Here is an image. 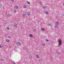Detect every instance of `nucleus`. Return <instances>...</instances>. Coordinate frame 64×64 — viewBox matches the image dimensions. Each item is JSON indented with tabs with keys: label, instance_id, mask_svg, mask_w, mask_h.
Segmentation results:
<instances>
[{
	"label": "nucleus",
	"instance_id": "obj_1",
	"mask_svg": "<svg viewBox=\"0 0 64 64\" xmlns=\"http://www.w3.org/2000/svg\"><path fill=\"white\" fill-rule=\"evenodd\" d=\"M59 24V23H58V22H56V26H55L54 27L55 28H58V27H57V26H58Z\"/></svg>",
	"mask_w": 64,
	"mask_h": 64
},
{
	"label": "nucleus",
	"instance_id": "obj_2",
	"mask_svg": "<svg viewBox=\"0 0 64 64\" xmlns=\"http://www.w3.org/2000/svg\"><path fill=\"white\" fill-rule=\"evenodd\" d=\"M16 44L17 45H18V46H20V45H21V44H20V42H17L16 43Z\"/></svg>",
	"mask_w": 64,
	"mask_h": 64
},
{
	"label": "nucleus",
	"instance_id": "obj_3",
	"mask_svg": "<svg viewBox=\"0 0 64 64\" xmlns=\"http://www.w3.org/2000/svg\"><path fill=\"white\" fill-rule=\"evenodd\" d=\"M59 45H60L61 44V40H59Z\"/></svg>",
	"mask_w": 64,
	"mask_h": 64
},
{
	"label": "nucleus",
	"instance_id": "obj_4",
	"mask_svg": "<svg viewBox=\"0 0 64 64\" xmlns=\"http://www.w3.org/2000/svg\"><path fill=\"white\" fill-rule=\"evenodd\" d=\"M36 58H38V59H39V55H36Z\"/></svg>",
	"mask_w": 64,
	"mask_h": 64
},
{
	"label": "nucleus",
	"instance_id": "obj_5",
	"mask_svg": "<svg viewBox=\"0 0 64 64\" xmlns=\"http://www.w3.org/2000/svg\"><path fill=\"white\" fill-rule=\"evenodd\" d=\"M14 8L16 9H18V6H15L14 7Z\"/></svg>",
	"mask_w": 64,
	"mask_h": 64
},
{
	"label": "nucleus",
	"instance_id": "obj_6",
	"mask_svg": "<svg viewBox=\"0 0 64 64\" xmlns=\"http://www.w3.org/2000/svg\"><path fill=\"white\" fill-rule=\"evenodd\" d=\"M27 14L28 15H31V14H30V12H28L27 13Z\"/></svg>",
	"mask_w": 64,
	"mask_h": 64
},
{
	"label": "nucleus",
	"instance_id": "obj_7",
	"mask_svg": "<svg viewBox=\"0 0 64 64\" xmlns=\"http://www.w3.org/2000/svg\"><path fill=\"white\" fill-rule=\"evenodd\" d=\"M6 42H9L10 41V40L8 39H7L6 40Z\"/></svg>",
	"mask_w": 64,
	"mask_h": 64
},
{
	"label": "nucleus",
	"instance_id": "obj_8",
	"mask_svg": "<svg viewBox=\"0 0 64 64\" xmlns=\"http://www.w3.org/2000/svg\"><path fill=\"white\" fill-rule=\"evenodd\" d=\"M29 36H30V37H32L33 36H32V35L31 34H30L29 35Z\"/></svg>",
	"mask_w": 64,
	"mask_h": 64
},
{
	"label": "nucleus",
	"instance_id": "obj_9",
	"mask_svg": "<svg viewBox=\"0 0 64 64\" xmlns=\"http://www.w3.org/2000/svg\"><path fill=\"white\" fill-rule=\"evenodd\" d=\"M23 7L24 8H27V6L25 5Z\"/></svg>",
	"mask_w": 64,
	"mask_h": 64
},
{
	"label": "nucleus",
	"instance_id": "obj_10",
	"mask_svg": "<svg viewBox=\"0 0 64 64\" xmlns=\"http://www.w3.org/2000/svg\"><path fill=\"white\" fill-rule=\"evenodd\" d=\"M14 26L15 27H17V25L16 24Z\"/></svg>",
	"mask_w": 64,
	"mask_h": 64
},
{
	"label": "nucleus",
	"instance_id": "obj_11",
	"mask_svg": "<svg viewBox=\"0 0 64 64\" xmlns=\"http://www.w3.org/2000/svg\"><path fill=\"white\" fill-rule=\"evenodd\" d=\"M42 45L43 46H45V44H42Z\"/></svg>",
	"mask_w": 64,
	"mask_h": 64
},
{
	"label": "nucleus",
	"instance_id": "obj_12",
	"mask_svg": "<svg viewBox=\"0 0 64 64\" xmlns=\"http://www.w3.org/2000/svg\"><path fill=\"white\" fill-rule=\"evenodd\" d=\"M25 16H26V14H24L23 15V17H25Z\"/></svg>",
	"mask_w": 64,
	"mask_h": 64
},
{
	"label": "nucleus",
	"instance_id": "obj_13",
	"mask_svg": "<svg viewBox=\"0 0 64 64\" xmlns=\"http://www.w3.org/2000/svg\"><path fill=\"white\" fill-rule=\"evenodd\" d=\"M41 30L42 31H44V30H45V29H44V28H42L41 29Z\"/></svg>",
	"mask_w": 64,
	"mask_h": 64
},
{
	"label": "nucleus",
	"instance_id": "obj_14",
	"mask_svg": "<svg viewBox=\"0 0 64 64\" xmlns=\"http://www.w3.org/2000/svg\"><path fill=\"white\" fill-rule=\"evenodd\" d=\"M26 2L27 3H28V4H30V2H28V1H27Z\"/></svg>",
	"mask_w": 64,
	"mask_h": 64
},
{
	"label": "nucleus",
	"instance_id": "obj_15",
	"mask_svg": "<svg viewBox=\"0 0 64 64\" xmlns=\"http://www.w3.org/2000/svg\"><path fill=\"white\" fill-rule=\"evenodd\" d=\"M45 13L46 14H48V12H45Z\"/></svg>",
	"mask_w": 64,
	"mask_h": 64
},
{
	"label": "nucleus",
	"instance_id": "obj_16",
	"mask_svg": "<svg viewBox=\"0 0 64 64\" xmlns=\"http://www.w3.org/2000/svg\"><path fill=\"white\" fill-rule=\"evenodd\" d=\"M6 29L7 30H9V28L8 27H6Z\"/></svg>",
	"mask_w": 64,
	"mask_h": 64
},
{
	"label": "nucleus",
	"instance_id": "obj_17",
	"mask_svg": "<svg viewBox=\"0 0 64 64\" xmlns=\"http://www.w3.org/2000/svg\"><path fill=\"white\" fill-rule=\"evenodd\" d=\"M29 58L30 59H32V56H30V57H29Z\"/></svg>",
	"mask_w": 64,
	"mask_h": 64
},
{
	"label": "nucleus",
	"instance_id": "obj_18",
	"mask_svg": "<svg viewBox=\"0 0 64 64\" xmlns=\"http://www.w3.org/2000/svg\"><path fill=\"white\" fill-rule=\"evenodd\" d=\"M16 10H14V13H15V12H16Z\"/></svg>",
	"mask_w": 64,
	"mask_h": 64
},
{
	"label": "nucleus",
	"instance_id": "obj_19",
	"mask_svg": "<svg viewBox=\"0 0 64 64\" xmlns=\"http://www.w3.org/2000/svg\"><path fill=\"white\" fill-rule=\"evenodd\" d=\"M46 41H47V42H48V40L47 39H46Z\"/></svg>",
	"mask_w": 64,
	"mask_h": 64
},
{
	"label": "nucleus",
	"instance_id": "obj_20",
	"mask_svg": "<svg viewBox=\"0 0 64 64\" xmlns=\"http://www.w3.org/2000/svg\"><path fill=\"white\" fill-rule=\"evenodd\" d=\"M8 38H10V39L11 38V37L10 36H8Z\"/></svg>",
	"mask_w": 64,
	"mask_h": 64
},
{
	"label": "nucleus",
	"instance_id": "obj_21",
	"mask_svg": "<svg viewBox=\"0 0 64 64\" xmlns=\"http://www.w3.org/2000/svg\"><path fill=\"white\" fill-rule=\"evenodd\" d=\"M2 4H0V7H2Z\"/></svg>",
	"mask_w": 64,
	"mask_h": 64
},
{
	"label": "nucleus",
	"instance_id": "obj_22",
	"mask_svg": "<svg viewBox=\"0 0 64 64\" xmlns=\"http://www.w3.org/2000/svg\"><path fill=\"white\" fill-rule=\"evenodd\" d=\"M43 8H44V9H45V8H46L45 7V6L43 7Z\"/></svg>",
	"mask_w": 64,
	"mask_h": 64
},
{
	"label": "nucleus",
	"instance_id": "obj_23",
	"mask_svg": "<svg viewBox=\"0 0 64 64\" xmlns=\"http://www.w3.org/2000/svg\"><path fill=\"white\" fill-rule=\"evenodd\" d=\"M48 25H49V26H51V24H49Z\"/></svg>",
	"mask_w": 64,
	"mask_h": 64
},
{
	"label": "nucleus",
	"instance_id": "obj_24",
	"mask_svg": "<svg viewBox=\"0 0 64 64\" xmlns=\"http://www.w3.org/2000/svg\"><path fill=\"white\" fill-rule=\"evenodd\" d=\"M34 31H36V30L34 29Z\"/></svg>",
	"mask_w": 64,
	"mask_h": 64
},
{
	"label": "nucleus",
	"instance_id": "obj_25",
	"mask_svg": "<svg viewBox=\"0 0 64 64\" xmlns=\"http://www.w3.org/2000/svg\"><path fill=\"white\" fill-rule=\"evenodd\" d=\"M58 54H60V53L59 52H57Z\"/></svg>",
	"mask_w": 64,
	"mask_h": 64
},
{
	"label": "nucleus",
	"instance_id": "obj_26",
	"mask_svg": "<svg viewBox=\"0 0 64 64\" xmlns=\"http://www.w3.org/2000/svg\"><path fill=\"white\" fill-rule=\"evenodd\" d=\"M13 64H15V62H13Z\"/></svg>",
	"mask_w": 64,
	"mask_h": 64
},
{
	"label": "nucleus",
	"instance_id": "obj_27",
	"mask_svg": "<svg viewBox=\"0 0 64 64\" xmlns=\"http://www.w3.org/2000/svg\"><path fill=\"white\" fill-rule=\"evenodd\" d=\"M11 1H12V2H13V1H14V0H11Z\"/></svg>",
	"mask_w": 64,
	"mask_h": 64
},
{
	"label": "nucleus",
	"instance_id": "obj_28",
	"mask_svg": "<svg viewBox=\"0 0 64 64\" xmlns=\"http://www.w3.org/2000/svg\"><path fill=\"white\" fill-rule=\"evenodd\" d=\"M63 15V16H64V14Z\"/></svg>",
	"mask_w": 64,
	"mask_h": 64
},
{
	"label": "nucleus",
	"instance_id": "obj_29",
	"mask_svg": "<svg viewBox=\"0 0 64 64\" xmlns=\"http://www.w3.org/2000/svg\"><path fill=\"white\" fill-rule=\"evenodd\" d=\"M1 61H3V60H1Z\"/></svg>",
	"mask_w": 64,
	"mask_h": 64
},
{
	"label": "nucleus",
	"instance_id": "obj_30",
	"mask_svg": "<svg viewBox=\"0 0 64 64\" xmlns=\"http://www.w3.org/2000/svg\"><path fill=\"white\" fill-rule=\"evenodd\" d=\"M1 48V46H0V48Z\"/></svg>",
	"mask_w": 64,
	"mask_h": 64
},
{
	"label": "nucleus",
	"instance_id": "obj_31",
	"mask_svg": "<svg viewBox=\"0 0 64 64\" xmlns=\"http://www.w3.org/2000/svg\"><path fill=\"white\" fill-rule=\"evenodd\" d=\"M40 4H41V2H40Z\"/></svg>",
	"mask_w": 64,
	"mask_h": 64
}]
</instances>
